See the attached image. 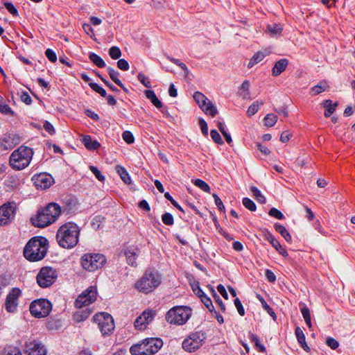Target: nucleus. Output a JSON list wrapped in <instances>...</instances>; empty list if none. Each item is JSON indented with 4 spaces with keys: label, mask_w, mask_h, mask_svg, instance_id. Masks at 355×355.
<instances>
[{
    "label": "nucleus",
    "mask_w": 355,
    "mask_h": 355,
    "mask_svg": "<svg viewBox=\"0 0 355 355\" xmlns=\"http://www.w3.org/2000/svg\"><path fill=\"white\" fill-rule=\"evenodd\" d=\"M80 228L73 222L61 225L56 233V241L60 247L71 249L78 243Z\"/></svg>",
    "instance_id": "f257e3e1"
},
{
    "label": "nucleus",
    "mask_w": 355,
    "mask_h": 355,
    "mask_svg": "<svg viewBox=\"0 0 355 355\" xmlns=\"http://www.w3.org/2000/svg\"><path fill=\"white\" fill-rule=\"evenodd\" d=\"M48 250V241L44 237H34L24 249V257L30 261H38L44 258Z\"/></svg>",
    "instance_id": "f03ea898"
},
{
    "label": "nucleus",
    "mask_w": 355,
    "mask_h": 355,
    "mask_svg": "<svg viewBox=\"0 0 355 355\" xmlns=\"http://www.w3.org/2000/svg\"><path fill=\"white\" fill-rule=\"evenodd\" d=\"M61 207L55 202L49 203L38 211L35 217L31 218L32 223L38 227H45L53 223L61 214Z\"/></svg>",
    "instance_id": "7ed1b4c3"
},
{
    "label": "nucleus",
    "mask_w": 355,
    "mask_h": 355,
    "mask_svg": "<svg viewBox=\"0 0 355 355\" xmlns=\"http://www.w3.org/2000/svg\"><path fill=\"white\" fill-rule=\"evenodd\" d=\"M162 283L160 274L154 270H148L135 284V288L140 293L148 294L154 291Z\"/></svg>",
    "instance_id": "20e7f679"
},
{
    "label": "nucleus",
    "mask_w": 355,
    "mask_h": 355,
    "mask_svg": "<svg viewBox=\"0 0 355 355\" xmlns=\"http://www.w3.org/2000/svg\"><path fill=\"white\" fill-rule=\"evenodd\" d=\"M163 346V341L158 338H147L133 345L130 352L132 355H153Z\"/></svg>",
    "instance_id": "39448f33"
},
{
    "label": "nucleus",
    "mask_w": 355,
    "mask_h": 355,
    "mask_svg": "<svg viewBox=\"0 0 355 355\" xmlns=\"http://www.w3.org/2000/svg\"><path fill=\"white\" fill-rule=\"evenodd\" d=\"M33 155L32 148L21 146L12 153L9 160L10 165L13 169L22 170L29 165Z\"/></svg>",
    "instance_id": "423d86ee"
},
{
    "label": "nucleus",
    "mask_w": 355,
    "mask_h": 355,
    "mask_svg": "<svg viewBox=\"0 0 355 355\" xmlns=\"http://www.w3.org/2000/svg\"><path fill=\"white\" fill-rule=\"evenodd\" d=\"M192 309L187 306H176L170 309L165 316L166 320L171 324L183 325L191 318Z\"/></svg>",
    "instance_id": "0eeeda50"
},
{
    "label": "nucleus",
    "mask_w": 355,
    "mask_h": 355,
    "mask_svg": "<svg viewBox=\"0 0 355 355\" xmlns=\"http://www.w3.org/2000/svg\"><path fill=\"white\" fill-rule=\"evenodd\" d=\"M106 262V259L101 254H85L80 259L81 266L88 271H95L101 268Z\"/></svg>",
    "instance_id": "6e6552de"
},
{
    "label": "nucleus",
    "mask_w": 355,
    "mask_h": 355,
    "mask_svg": "<svg viewBox=\"0 0 355 355\" xmlns=\"http://www.w3.org/2000/svg\"><path fill=\"white\" fill-rule=\"evenodd\" d=\"M206 339V335L202 331L191 333L182 342L183 349L188 352H193L198 350Z\"/></svg>",
    "instance_id": "1a4fd4ad"
},
{
    "label": "nucleus",
    "mask_w": 355,
    "mask_h": 355,
    "mask_svg": "<svg viewBox=\"0 0 355 355\" xmlns=\"http://www.w3.org/2000/svg\"><path fill=\"white\" fill-rule=\"evenodd\" d=\"M94 322L98 324V328L103 336L111 334L114 329V320L107 313H98L93 317Z\"/></svg>",
    "instance_id": "9d476101"
},
{
    "label": "nucleus",
    "mask_w": 355,
    "mask_h": 355,
    "mask_svg": "<svg viewBox=\"0 0 355 355\" xmlns=\"http://www.w3.org/2000/svg\"><path fill=\"white\" fill-rule=\"evenodd\" d=\"M58 277V273L51 267H43L37 275V282L42 288L51 286Z\"/></svg>",
    "instance_id": "9b49d317"
},
{
    "label": "nucleus",
    "mask_w": 355,
    "mask_h": 355,
    "mask_svg": "<svg viewBox=\"0 0 355 355\" xmlns=\"http://www.w3.org/2000/svg\"><path fill=\"white\" fill-rule=\"evenodd\" d=\"M30 312L35 318H44L51 310V302L46 299H39L31 302Z\"/></svg>",
    "instance_id": "f8f14e48"
},
{
    "label": "nucleus",
    "mask_w": 355,
    "mask_h": 355,
    "mask_svg": "<svg viewBox=\"0 0 355 355\" xmlns=\"http://www.w3.org/2000/svg\"><path fill=\"white\" fill-rule=\"evenodd\" d=\"M98 292L96 286H89L78 296L75 301L76 308L80 309L84 306H89L97 299Z\"/></svg>",
    "instance_id": "ddd939ff"
},
{
    "label": "nucleus",
    "mask_w": 355,
    "mask_h": 355,
    "mask_svg": "<svg viewBox=\"0 0 355 355\" xmlns=\"http://www.w3.org/2000/svg\"><path fill=\"white\" fill-rule=\"evenodd\" d=\"M193 98L206 114H209L214 117L218 114L216 107L202 93L196 92L193 94Z\"/></svg>",
    "instance_id": "4468645a"
},
{
    "label": "nucleus",
    "mask_w": 355,
    "mask_h": 355,
    "mask_svg": "<svg viewBox=\"0 0 355 355\" xmlns=\"http://www.w3.org/2000/svg\"><path fill=\"white\" fill-rule=\"evenodd\" d=\"M16 205L14 202L4 204L0 207V225L10 223L14 218Z\"/></svg>",
    "instance_id": "2eb2a0df"
},
{
    "label": "nucleus",
    "mask_w": 355,
    "mask_h": 355,
    "mask_svg": "<svg viewBox=\"0 0 355 355\" xmlns=\"http://www.w3.org/2000/svg\"><path fill=\"white\" fill-rule=\"evenodd\" d=\"M25 354L26 355H46L45 346L36 340H28L25 343Z\"/></svg>",
    "instance_id": "dca6fc26"
},
{
    "label": "nucleus",
    "mask_w": 355,
    "mask_h": 355,
    "mask_svg": "<svg viewBox=\"0 0 355 355\" xmlns=\"http://www.w3.org/2000/svg\"><path fill=\"white\" fill-rule=\"evenodd\" d=\"M156 315V311L147 309L144 311L135 321V327L139 330H144L153 322Z\"/></svg>",
    "instance_id": "f3484780"
},
{
    "label": "nucleus",
    "mask_w": 355,
    "mask_h": 355,
    "mask_svg": "<svg viewBox=\"0 0 355 355\" xmlns=\"http://www.w3.org/2000/svg\"><path fill=\"white\" fill-rule=\"evenodd\" d=\"M21 295V291L17 288H13L6 296L5 308L9 313H13L17 310L18 300Z\"/></svg>",
    "instance_id": "a211bd4d"
},
{
    "label": "nucleus",
    "mask_w": 355,
    "mask_h": 355,
    "mask_svg": "<svg viewBox=\"0 0 355 355\" xmlns=\"http://www.w3.org/2000/svg\"><path fill=\"white\" fill-rule=\"evenodd\" d=\"M139 254V250L137 248L130 246L125 250V255L126 257L127 262L132 266H136V259Z\"/></svg>",
    "instance_id": "6ab92c4d"
},
{
    "label": "nucleus",
    "mask_w": 355,
    "mask_h": 355,
    "mask_svg": "<svg viewBox=\"0 0 355 355\" xmlns=\"http://www.w3.org/2000/svg\"><path fill=\"white\" fill-rule=\"evenodd\" d=\"M288 60L287 59H281L275 62L272 69V73L274 76L280 75L287 67Z\"/></svg>",
    "instance_id": "aec40b11"
},
{
    "label": "nucleus",
    "mask_w": 355,
    "mask_h": 355,
    "mask_svg": "<svg viewBox=\"0 0 355 355\" xmlns=\"http://www.w3.org/2000/svg\"><path fill=\"white\" fill-rule=\"evenodd\" d=\"M267 240L279 254L284 257H288V254L286 250L282 246L279 242L271 234L267 235Z\"/></svg>",
    "instance_id": "412c9836"
},
{
    "label": "nucleus",
    "mask_w": 355,
    "mask_h": 355,
    "mask_svg": "<svg viewBox=\"0 0 355 355\" xmlns=\"http://www.w3.org/2000/svg\"><path fill=\"white\" fill-rule=\"evenodd\" d=\"M83 143L85 148L89 150H97L101 146L100 143L97 140H93L89 135H85L83 137Z\"/></svg>",
    "instance_id": "4be33fe9"
},
{
    "label": "nucleus",
    "mask_w": 355,
    "mask_h": 355,
    "mask_svg": "<svg viewBox=\"0 0 355 355\" xmlns=\"http://www.w3.org/2000/svg\"><path fill=\"white\" fill-rule=\"evenodd\" d=\"M51 182L52 177L45 174L40 175L36 180L37 185L43 189L49 188L51 185Z\"/></svg>",
    "instance_id": "5701e85b"
},
{
    "label": "nucleus",
    "mask_w": 355,
    "mask_h": 355,
    "mask_svg": "<svg viewBox=\"0 0 355 355\" xmlns=\"http://www.w3.org/2000/svg\"><path fill=\"white\" fill-rule=\"evenodd\" d=\"M295 333V336L297 339V341L300 343V346L306 352H309L310 350V348L306 343L305 336H304V334L303 331L302 330V329L299 327H296Z\"/></svg>",
    "instance_id": "b1692460"
},
{
    "label": "nucleus",
    "mask_w": 355,
    "mask_h": 355,
    "mask_svg": "<svg viewBox=\"0 0 355 355\" xmlns=\"http://www.w3.org/2000/svg\"><path fill=\"white\" fill-rule=\"evenodd\" d=\"M107 72L110 78L121 88H122L124 91L127 92V89L124 87V85L122 82L119 79V73L114 69L112 67L107 68Z\"/></svg>",
    "instance_id": "393cba45"
},
{
    "label": "nucleus",
    "mask_w": 355,
    "mask_h": 355,
    "mask_svg": "<svg viewBox=\"0 0 355 355\" xmlns=\"http://www.w3.org/2000/svg\"><path fill=\"white\" fill-rule=\"evenodd\" d=\"M146 97L150 101V102L157 107L161 108L162 107V102L157 97L155 93L153 90H146L144 92Z\"/></svg>",
    "instance_id": "a878e982"
},
{
    "label": "nucleus",
    "mask_w": 355,
    "mask_h": 355,
    "mask_svg": "<svg viewBox=\"0 0 355 355\" xmlns=\"http://www.w3.org/2000/svg\"><path fill=\"white\" fill-rule=\"evenodd\" d=\"M329 87L325 81H320L318 85L312 87L310 89V94L311 96L318 95L324 92Z\"/></svg>",
    "instance_id": "bb28decb"
},
{
    "label": "nucleus",
    "mask_w": 355,
    "mask_h": 355,
    "mask_svg": "<svg viewBox=\"0 0 355 355\" xmlns=\"http://www.w3.org/2000/svg\"><path fill=\"white\" fill-rule=\"evenodd\" d=\"M116 171L124 183L127 184L131 183V178L124 167L118 165L116 166Z\"/></svg>",
    "instance_id": "cd10ccee"
},
{
    "label": "nucleus",
    "mask_w": 355,
    "mask_h": 355,
    "mask_svg": "<svg viewBox=\"0 0 355 355\" xmlns=\"http://www.w3.org/2000/svg\"><path fill=\"white\" fill-rule=\"evenodd\" d=\"M282 26L279 24H269L267 26V31L272 37L279 35L282 33Z\"/></svg>",
    "instance_id": "c85d7f7f"
},
{
    "label": "nucleus",
    "mask_w": 355,
    "mask_h": 355,
    "mask_svg": "<svg viewBox=\"0 0 355 355\" xmlns=\"http://www.w3.org/2000/svg\"><path fill=\"white\" fill-rule=\"evenodd\" d=\"M249 88H250L249 81L245 80L241 84L240 89H239V96H241L243 99H250V98Z\"/></svg>",
    "instance_id": "c756f323"
},
{
    "label": "nucleus",
    "mask_w": 355,
    "mask_h": 355,
    "mask_svg": "<svg viewBox=\"0 0 355 355\" xmlns=\"http://www.w3.org/2000/svg\"><path fill=\"white\" fill-rule=\"evenodd\" d=\"M275 230L279 233L287 242H291L292 237L284 225L275 224Z\"/></svg>",
    "instance_id": "7c9ffc66"
},
{
    "label": "nucleus",
    "mask_w": 355,
    "mask_h": 355,
    "mask_svg": "<svg viewBox=\"0 0 355 355\" xmlns=\"http://www.w3.org/2000/svg\"><path fill=\"white\" fill-rule=\"evenodd\" d=\"M1 355H22V353L19 347L8 345L3 349Z\"/></svg>",
    "instance_id": "2f4dec72"
},
{
    "label": "nucleus",
    "mask_w": 355,
    "mask_h": 355,
    "mask_svg": "<svg viewBox=\"0 0 355 355\" xmlns=\"http://www.w3.org/2000/svg\"><path fill=\"white\" fill-rule=\"evenodd\" d=\"M89 60L98 67L103 68L105 67L104 60L97 54L91 53L89 55Z\"/></svg>",
    "instance_id": "473e14b6"
},
{
    "label": "nucleus",
    "mask_w": 355,
    "mask_h": 355,
    "mask_svg": "<svg viewBox=\"0 0 355 355\" xmlns=\"http://www.w3.org/2000/svg\"><path fill=\"white\" fill-rule=\"evenodd\" d=\"M265 56H266V55L263 52L258 51L253 55V57L250 60L248 65V67H252L254 64L261 62L265 58Z\"/></svg>",
    "instance_id": "72a5a7b5"
},
{
    "label": "nucleus",
    "mask_w": 355,
    "mask_h": 355,
    "mask_svg": "<svg viewBox=\"0 0 355 355\" xmlns=\"http://www.w3.org/2000/svg\"><path fill=\"white\" fill-rule=\"evenodd\" d=\"M277 116L274 114H268L264 117V124L268 127H272L277 121Z\"/></svg>",
    "instance_id": "f704fd0d"
},
{
    "label": "nucleus",
    "mask_w": 355,
    "mask_h": 355,
    "mask_svg": "<svg viewBox=\"0 0 355 355\" xmlns=\"http://www.w3.org/2000/svg\"><path fill=\"white\" fill-rule=\"evenodd\" d=\"M301 313L308 327L309 328H311L312 324L311 319V313L309 309L304 306L301 309Z\"/></svg>",
    "instance_id": "c9c22d12"
},
{
    "label": "nucleus",
    "mask_w": 355,
    "mask_h": 355,
    "mask_svg": "<svg viewBox=\"0 0 355 355\" xmlns=\"http://www.w3.org/2000/svg\"><path fill=\"white\" fill-rule=\"evenodd\" d=\"M251 191L258 202L262 204L266 202V198L262 195L261 192L256 187H252L251 188Z\"/></svg>",
    "instance_id": "e433bc0d"
},
{
    "label": "nucleus",
    "mask_w": 355,
    "mask_h": 355,
    "mask_svg": "<svg viewBox=\"0 0 355 355\" xmlns=\"http://www.w3.org/2000/svg\"><path fill=\"white\" fill-rule=\"evenodd\" d=\"M263 102L255 101L251 105L249 106L247 110V114L249 116L255 114L258 110L260 105H263Z\"/></svg>",
    "instance_id": "4c0bfd02"
},
{
    "label": "nucleus",
    "mask_w": 355,
    "mask_h": 355,
    "mask_svg": "<svg viewBox=\"0 0 355 355\" xmlns=\"http://www.w3.org/2000/svg\"><path fill=\"white\" fill-rule=\"evenodd\" d=\"M323 107L325 108L324 116L326 117L330 116L333 114V103L329 99L326 100L323 103Z\"/></svg>",
    "instance_id": "58836bf2"
},
{
    "label": "nucleus",
    "mask_w": 355,
    "mask_h": 355,
    "mask_svg": "<svg viewBox=\"0 0 355 355\" xmlns=\"http://www.w3.org/2000/svg\"><path fill=\"white\" fill-rule=\"evenodd\" d=\"M242 202L243 206L250 211H254L257 209L255 203L248 198H243Z\"/></svg>",
    "instance_id": "ea45409f"
},
{
    "label": "nucleus",
    "mask_w": 355,
    "mask_h": 355,
    "mask_svg": "<svg viewBox=\"0 0 355 355\" xmlns=\"http://www.w3.org/2000/svg\"><path fill=\"white\" fill-rule=\"evenodd\" d=\"M194 184L205 192L209 193L210 191L209 186L205 181L200 179L195 180Z\"/></svg>",
    "instance_id": "a19ab883"
},
{
    "label": "nucleus",
    "mask_w": 355,
    "mask_h": 355,
    "mask_svg": "<svg viewBox=\"0 0 355 355\" xmlns=\"http://www.w3.org/2000/svg\"><path fill=\"white\" fill-rule=\"evenodd\" d=\"M90 87L94 90L96 92L98 93L101 96L105 97L107 95L106 91L100 85H98L97 83H90L89 84Z\"/></svg>",
    "instance_id": "79ce46f5"
},
{
    "label": "nucleus",
    "mask_w": 355,
    "mask_h": 355,
    "mask_svg": "<svg viewBox=\"0 0 355 355\" xmlns=\"http://www.w3.org/2000/svg\"><path fill=\"white\" fill-rule=\"evenodd\" d=\"M109 55L112 59L116 60L121 57V51L119 47L112 46L109 50Z\"/></svg>",
    "instance_id": "37998d69"
},
{
    "label": "nucleus",
    "mask_w": 355,
    "mask_h": 355,
    "mask_svg": "<svg viewBox=\"0 0 355 355\" xmlns=\"http://www.w3.org/2000/svg\"><path fill=\"white\" fill-rule=\"evenodd\" d=\"M122 138L128 144H131L135 141V138L132 133L128 130H125L123 132Z\"/></svg>",
    "instance_id": "c03bdc74"
},
{
    "label": "nucleus",
    "mask_w": 355,
    "mask_h": 355,
    "mask_svg": "<svg viewBox=\"0 0 355 355\" xmlns=\"http://www.w3.org/2000/svg\"><path fill=\"white\" fill-rule=\"evenodd\" d=\"M162 220L166 225H172L174 223V219L172 214L168 212L162 216Z\"/></svg>",
    "instance_id": "a18cd8bd"
},
{
    "label": "nucleus",
    "mask_w": 355,
    "mask_h": 355,
    "mask_svg": "<svg viewBox=\"0 0 355 355\" xmlns=\"http://www.w3.org/2000/svg\"><path fill=\"white\" fill-rule=\"evenodd\" d=\"M250 336L252 341L255 344L256 347H258L259 352H265L266 347L261 343L259 338L254 334H251Z\"/></svg>",
    "instance_id": "49530a36"
},
{
    "label": "nucleus",
    "mask_w": 355,
    "mask_h": 355,
    "mask_svg": "<svg viewBox=\"0 0 355 355\" xmlns=\"http://www.w3.org/2000/svg\"><path fill=\"white\" fill-rule=\"evenodd\" d=\"M202 302L205 305V306L209 309V311H212L214 309V306L212 304V302L209 297H208L205 294L200 297Z\"/></svg>",
    "instance_id": "de8ad7c7"
},
{
    "label": "nucleus",
    "mask_w": 355,
    "mask_h": 355,
    "mask_svg": "<svg viewBox=\"0 0 355 355\" xmlns=\"http://www.w3.org/2000/svg\"><path fill=\"white\" fill-rule=\"evenodd\" d=\"M210 135H211V139L214 141V142H216L218 144H223V141L217 130H211Z\"/></svg>",
    "instance_id": "09e8293b"
},
{
    "label": "nucleus",
    "mask_w": 355,
    "mask_h": 355,
    "mask_svg": "<svg viewBox=\"0 0 355 355\" xmlns=\"http://www.w3.org/2000/svg\"><path fill=\"white\" fill-rule=\"evenodd\" d=\"M268 214L270 216L275 217L279 220H282L284 218V216L283 215V214L280 211L274 207L270 209Z\"/></svg>",
    "instance_id": "8fccbe9b"
},
{
    "label": "nucleus",
    "mask_w": 355,
    "mask_h": 355,
    "mask_svg": "<svg viewBox=\"0 0 355 355\" xmlns=\"http://www.w3.org/2000/svg\"><path fill=\"white\" fill-rule=\"evenodd\" d=\"M138 80L146 87H151V84L148 78L142 73H139L137 76Z\"/></svg>",
    "instance_id": "3c124183"
},
{
    "label": "nucleus",
    "mask_w": 355,
    "mask_h": 355,
    "mask_svg": "<svg viewBox=\"0 0 355 355\" xmlns=\"http://www.w3.org/2000/svg\"><path fill=\"white\" fill-rule=\"evenodd\" d=\"M191 288H192L193 293L196 295H197L199 297H202V295H204L205 294L203 292V291L201 289V288L200 287L198 282L193 283L191 285Z\"/></svg>",
    "instance_id": "603ef678"
},
{
    "label": "nucleus",
    "mask_w": 355,
    "mask_h": 355,
    "mask_svg": "<svg viewBox=\"0 0 355 355\" xmlns=\"http://www.w3.org/2000/svg\"><path fill=\"white\" fill-rule=\"evenodd\" d=\"M4 6L13 16H17L18 15L17 8L11 2H5Z\"/></svg>",
    "instance_id": "864d4df0"
},
{
    "label": "nucleus",
    "mask_w": 355,
    "mask_h": 355,
    "mask_svg": "<svg viewBox=\"0 0 355 355\" xmlns=\"http://www.w3.org/2000/svg\"><path fill=\"white\" fill-rule=\"evenodd\" d=\"M91 171L94 173L95 177L99 180V181H103L105 180V176L101 174V171L97 168V167L91 166L89 167Z\"/></svg>",
    "instance_id": "5fc2aeb1"
},
{
    "label": "nucleus",
    "mask_w": 355,
    "mask_h": 355,
    "mask_svg": "<svg viewBox=\"0 0 355 355\" xmlns=\"http://www.w3.org/2000/svg\"><path fill=\"white\" fill-rule=\"evenodd\" d=\"M45 55L47 58L52 62H55L57 60V55L51 49H47L45 51Z\"/></svg>",
    "instance_id": "6e6d98bb"
},
{
    "label": "nucleus",
    "mask_w": 355,
    "mask_h": 355,
    "mask_svg": "<svg viewBox=\"0 0 355 355\" xmlns=\"http://www.w3.org/2000/svg\"><path fill=\"white\" fill-rule=\"evenodd\" d=\"M164 197L169 200L171 204L176 207L178 209H179L181 211H183L182 208L180 206V205L173 198V197L170 195L168 192H166L164 193Z\"/></svg>",
    "instance_id": "4d7b16f0"
},
{
    "label": "nucleus",
    "mask_w": 355,
    "mask_h": 355,
    "mask_svg": "<svg viewBox=\"0 0 355 355\" xmlns=\"http://www.w3.org/2000/svg\"><path fill=\"white\" fill-rule=\"evenodd\" d=\"M234 305L238 311L240 315L243 316L245 315V310L239 298L234 300Z\"/></svg>",
    "instance_id": "13d9d810"
},
{
    "label": "nucleus",
    "mask_w": 355,
    "mask_h": 355,
    "mask_svg": "<svg viewBox=\"0 0 355 355\" xmlns=\"http://www.w3.org/2000/svg\"><path fill=\"white\" fill-rule=\"evenodd\" d=\"M117 67L123 71H128L129 69V64L125 59H120L117 62Z\"/></svg>",
    "instance_id": "bf43d9fd"
},
{
    "label": "nucleus",
    "mask_w": 355,
    "mask_h": 355,
    "mask_svg": "<svg viewBox=\"0 0 355 355\" xmlns=\"http://www.w3.org/2000/svg\"><path fill=\"white\" fill-rule=\"evenodd\" d=\"M103 220H104V218L100 216H95L93 218L92 223L94 228L96 230L100 228L101 224L103 223Z\"/></svg>",
    "instance_id": "052dcab7"
},
{
    "label": "nucleus",
    "mask_w": 355,
    "mask_h": 355,
    "mask_svg": "<svg viewBox=\"0 0 355 355\" xmlns=\"http://www.w3.org/2000/svg\"><path fill=\"white\" fill-rule=\"evenodd\" d=\"M0 112L3 114H13L10 107L7 104H0Z\"/></svg>",
    "instance_id": "680f3d73"
},
{
    "label": "nucleus",
    "mask_w": 355,
    "mask_h": 355,
    "mask_svg": "<svg viewBox=\"0 0 355 355\" xmlns=\"http://www.w3.org/2000/svg\"><path fill=\"white\" fill-rule=\"evenodd\" d=\"M43 127L44 130L51 135H53L55 132L53 125L48 121H46L44 123Z\"/></svg>",
    "instance_id": "e2e57ef3"
},
{
    "label": "nucleus",
    "mask_w": 355,
    "mask_h": 355,
    "mask_svg": "<svg viewBox=\"0 0 355 355\" xmlns=\"http://www.w3.org/2000/svg\"><path fill=\"white\" fill-rule=\"evenodd\" d=\"M199 125H200L202 133L207 136L208 135V126H207L206 121L204 119H200L199 120Z\"/></svg>",
    "instance_id": "0e129e2a"
},
{
    "label": "nucleus",
    "mask_w": 355,
    "mask_h": 355,
    "mask_svg": "<svg viewBox=\"0 0 355 355\" xmlns=\"http://www.w3.org/2000/svg\"><path fill=\"white\" fill-rule=\"evenodd\" d=\"M213 197L214 198V202H215V204L217 206V207L220 211H224L225 206L223 205V203L222 200H220V198L216 194H214Z\"/></svg>",
    "instance_id": "69168bd1"
},
{
    "label": "nucleus",
    "mask_w": 355,
    "mask_h": 355,
    "mask_svg": "<svg viewBox=\"0 0 355 355\" xmlns=\"http://www.w3.org/2000/svg\"><path fill=\"white\" fill-rule=\"evenodd\" d=\"M261 304H262V306L263 307V309L271 315L272 316L273 318L275 317V312L272 311V308H270V306L266 302V301L263 300V299H261Z\"/></svg>",
    "instance_id": "338daca9"
},
{
    "label": "nucleus",
    "mask_w": 355,
    "mask_h": 355,
    "mask_svg": "<svg viewBox=\"0 0 355 355\" xmlns=\"http://www.w3.org/2000/svg\"><path fill=\"white\" fill-rule=\"evenodd\" d=\"M266 277L268 281L270 282L273 283L276 281V276L274 274V272H272L270 270H266Z\"/></svg>",
    "instance_id": "774afa93"
}]
</instances>
